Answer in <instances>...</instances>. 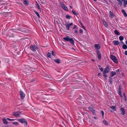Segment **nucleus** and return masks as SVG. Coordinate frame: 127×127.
I'll list each match as a JSON object with an SVG mask.
<instances>
[{"mask_svg":"<svg viewBox=\"0 0 127 127\" xmlns=\"http://www.w3.org/2000/svg\"><path fill=\"white\" fill-rule=\"evenodd\" d=\"M107 72H105V71H103V74L104 75H106V73Z\"/></svg>","mask_w":127,"mask_h":127,"instance_id":"44","label":"nucleus"},{"mask_svg":"<svg viewBox=\"0 0 127 127\" xmlns=\"http://www.w3.org/2000/svg\"><path fill=\"white\" fill-rule=\"evenodd\" d=\"M118 94L120 95V96L121 97H122L123 96L122 95L121 92V87L120 86H119L118 88Z\"/></svg>","mask_w":127,"mask_h":127,"instance_id":"10","label":"nucleus"},{"mask_svg":"<svg viewBox=\"0 0 127 127\" xmlns=\"http://www.w3.org/2000/svg\"><path fill=\"white\" fill-rule=\"evenodd\" d=\"M126 44L127 45V41H126L125 42Z\"/></svg>","mask_w":127,"mask_h":127,"instance_id":"56","label":"nucleus"},{"mask_svg":"<svg viewBox=\"0 0 127 127\" xmlns=\"http://www.w3.org/2000/svg\"><path fill=\"white\" fill-rule=\"evenodd\" d=\"M18 121L21 123H24L25 124L26 126L27 125V120L23 118H22L18 120Z\"/></svg>","mask_w":127,"mask_h":127,"instance_id":"7","label":"nucleus"},{"mask_svg":"<svg viewBox=\"0 0 127 127\" xmlns=\"http://www.w3.org/2000/svg\"><path fill=\"white\" fill-rule=\"evenodd\" d=\"M120 110L121 113L120 114L122 115H124L126 114V111L123 107H121L120 108Z\"/></svg>","mask_w":127,"mask_h":127,"instance_id":"9","label":"nucleus"},{"mask_svg":"<svg viewBox=\"0 0 127 127\" xmlns=\"http://www.w3.org/2000/svg\"><path fill=\"white\" fill-rule=\"evenodd\" d=\"M94 118L95 119H96V117H94Z\"/></svg>","mask_w":127,"mask_h":127,"instance_id":"58","label":"nucleus"},{"mask_svg":"<svg viewBox=\"0 0 127 127\" xmlns=\"http://www.w3.org/2000/svg\"><path fill=\"white\" fill-rule=\"evenodd\" d=\"M10 13V12H4L3 13V14L4 15H8V14H9Z\"/></svg>","mask_w":127,"mask_h":127,"instance_id":"35","label":"nucleus"},{"mask_svg":"<svg viewBox=\"0 0 127 127\" xmlns=\"http://www.w3.org/2000/svg\"><path fill=\"white\" fill-rule=\"evenodd\" d=\"M30 48L32 51L33 52H35L36 51V50H37V46L35 44H33L30 45Z\"/></svg>","mask_w":127,"mask_h":127,"instance_id":"2","label":"nucleus"},{"mask_svg":"<svg viewBox=\"0 0 127 127\" xmlns=\"http://www.w3.org/2000/svg\"><path fill=\"white\" fill-rule=\"evenodd\" d=\"M70 7L71 8H72V6H70Z\"/></svg>","mask_w":127,"mask_h":127,"instance_id":"59","label":"nucleus"},{"mask_svg":"<svg viewBox=\"0 0 127 127\" xmlns=\"http://www.w3.org/2000/svg\"><path fill=\"white\" fill-rule=\"evenodd\" d=\"M20 97L22 99H23L25 97V94L21 90H20Z\"/></svg>","mask_w":127,"mask_h":127,"instance_id":"6","label":"nucleus"},{"mask_svg":"<svg viewBox=\"0 0 127 127\" xmlns=\"http://www.w3.org/2000/svg\"><path fill=\"white\" fill-rule=\"evenodd\" d=\"M34 81V79H32V80H31V82H32L33 81Z\"/></svg>","mask_w":127,"mask_h":127,"instance_id":"55","label":"nucleus"},{"mask_svg":"<svg viewBox=\"0 0 127 127\" xmlns=\"http://www.w3.org/2000/svg\"><path fill=\"white\" fill-rule=\"evenodd\" d=\"M73 25V23L72 22L70 24L66 22L65 26L67 30H69V28L71 26H72Z\"/></svg>","mask_w":127,"mask_h":127,"instance_id":"5","label":"nucleus"},{"mask_svg":"<svg viewBox=\"0 0 127 127\" xmlns=\"http://www.w3.org/2000/svg\"><path fill=\"white\" fill-rule=\"evenodd\" d=\"M114 33L117 35H120V34H119V32L117 30H115L114 31Z\"/></svg>","mask_w":127,"mask_h":127,"instance_id":"25","label":"nucleus"},{"mask_svg":"<svg viewBox=\"0 0 127 127\" xmlns=\"http://www.w3.org/2000/svg\"><path fill=\"white\" fill-rule=\"evenodd\" d=\"M96 52L97 53L98 59L99 60H100L101 59V52L100 51L98 50H96Z\"/></svg>","mask_w":127,"mask_h":127,"instance_id":"8","label":"nucleus"},{"mask_svg":"<svg viewBox=\"0 0 127 127\" xmlns=\"http://www.w3.org/2000/svg\"><path fill=\"white\" fill-rule=\"evenodd\" d=\"M109 13L110 15L111 16V17H113V16H114L113 13L111 11H109Z\"/></svg>","mask_w":127,"mask_h":127,"instance_id":"30","label":"nucleus"},{"mask_svg":"<svg viewBox=\"0 0 127 127\" xmlns=\"http://www.w3.org/2000/svg\"><path fill=\"white\" fill-rule=\"evenodd\" d=\"M107 77H105V79H106Z\"/></svg>","mask_w":127,"mask_h":127,"instance_id":"64","label":"nucleus"},{"mask_svg":"<svg viewBox=\"0 0 127 127\" xmlns=\"http://www.w3.org/2000/svg\"><path fill=\"white\" fill-rule=\"evenodd\" d=\"M74 32L76 33H78V31L76 30H75L74 31Z\"/></svg>","mask_w":127,"mask_h":127,"instance_id":"43","label":"nucleus"},{"mask_svg":"<svg viewBox=\"0 0 127 127\" xmlns=\"http://www.w3.org/2000/svg\"><path fill=\"white\" fill-rule=\"evenodd\" d=\"M60 4L62 6V7L63 6V4H64V3H62V2H61Z\"/></svg>","mask_w":127,"mask_h":127,"instance_id":"51","label":"nucleus"},{"mask_svg":"<svg viewBox=\"0 0 127 127\" xmlns=\"http://www.w3.org/2000/svg\"><path fill=\"white\" fill-rule=\"evenodd\" d=\"M101 73H99L98 74V76H101Z\"/></svg>","mask_w":127,"mask_h":127,"instance_id":"50","label":"nucleus"},{"mask_svg":"<svg viewBox=\"0 0 127 127\" xmlns=\"http://www.w3.org/2000/svg\"><path fill=\"white\" fill-rule=\"evenodd\" d=\"M109 67L108 66H107L105 68V70L104 71L107 73H108L109 72Z\"/></svg>","mask_w":127,"mask_h":127,"instance_id":"17","label":"nucleus"},{"mask_svg":"<svg viewBox=\"0 0 127 127\" xmlns=\"http://www.w3.org/2000/svg\"><path fill=\"white\" fill-rule=\"evenodd\" d=\"M95 49H97V50H98L100 48L99 45L98 44H95Z\"/></svg>","mask_w":127,"mask_h":127,"instance_id":"15","label":"nucleus"},{"mask_svg":"<svg viewBox=\"0 0 127 127\" xmlns=\"http://www.w3.org/2000/svg\"><path fill=\"white\" fill-rule=\"evenodd\" d=\"M21 113L19 111L14 112L13 113V114L14 116L15 117H20L21 115Z\"/></svg>","mask_w":127,"mask_h":127,"instance_id":"4","label":"nucleus"},{"mask_svg":"<svg viewBox=\"0 0 127 127\" xmlns=\"http://www.w3.org/2000/svg\"><path fill=\"white\" fill-rule=\"evenodd\" d=\"M110 58L115 63L117 64L118 63V60L115 56L111 55H110Z\"/></svg>","mask_w":127,"mask_h":127,"instance_id":"3","label":"nucleus"},{"mask_svg":"<svg viewBox=\"0 0 127 127\" xmlns=\"http://www.w3.org/2000/svg\"><path fill=\"white\" fill-rule=\"evenodd\" d=\"M47 56L48 58H51V53L50 52L48 53V54H47Z\"/></svg>","mask_w":127,"mask_h":127,"instance_id":"29","label":"nucleus"},{"mask_svg":"<svg viewBox=\"0 0 127 127\" xmlns=\"http://www.w3.org/2000/svg\"><path fill=\"white\" fill-rule=\"evenodd\" d=\"M118 3V4H120L121 6V5L122 4V2L120 0H119Z\"/></svg>","mask_w":127,"mask_h":127,"instance_id":"36","label":"nucleus"},{"mask_svg":"<svg viewBox=\"0 0 127 127\" xmlns=\"http://www.w3.org/2000/svg\"><path fill=\"white\" fill-rule=\"evenodd\" d=\"M119 71H120V70L119 69H118L117 70H116V72L117 73L119 72Z\"/></svg>","mask_w":127,"mask_h":127,"instance_id":"49","label":"nucleus"},{"mask_svg":"<svg viewBox=\"0 0 127 127\" xmlns=\"http://www.w3.org/2000/svg\"><path fill=\"white\" fill-rule=\"evenodd\" d=\"M3 0H0V2H1L3 1Z\"/></svg>","mask_w":127,"mask_h":127,"instance_id":"57","label":"nucleus"},{"mask_svg":"<svg viewBox=\"0 0 127 127\" xmlns=\"http://www.w3.org/2000/svg\"><path fill=\"white\" fill-rule=\"evenodd\" d=\"M122 1H124L125 0H121Z\"/></svg>","mask_w":127,"mask_h":127,"instance_id":"62","label":"nucleus"},{"mask_svg":"<svg viewBox=\"0 0 127 127\" xmlns=\"http://www.w3.org/2000/svg\"><path fill=\"white\" fill-rule=\"evenodd\" d=\"M125 55H127V51H126L125 52Z\"/></svg>","mask_w":127,"mask_h":127,"instance_id":"48","label":"nucleus"},{"mask_svg":"<svg viewBox=\"0 0 127 127\" xmlns=\"http://www.w3.org/2000/svg\"><path fill=\"white\" fill-rule=\"evenodd\" d=\"M124 39V38L122 36H121L119 37V39L121 41L123 40Z\"/></svg>","mask_w":127,"mask_h":127,"instance_id":"34","label":"nucleus"},{"mask_svg":"<svg viewBox=\"0 0 127 127\" xmlns=\"http://www.w3.org/2000/svg\"><path fill=\"white\" fill-rule=\"evenodd\" d=\"M121 12L123 14L125 17H127V13L123 9L122 10Z\"/></svg>","mask_w":127,"mask_h":127,"instance_id":"16","label":"nucleus"},{"mask_svg":"<svg viewBox=\"0 0 127 127\" xmlns=\"http://www.w3.org/2000/svg\"><path fill=\"white\" fill-rule=\"evenodd\" d=\"M88 108L89 110L93 114L95 115V111L94 109L90 107H89Z\"/></svg>","mask_w":127,"mask_h":127,"instance_id":"11","label":"nucleus"},{"mask_svg":"<svg viewBox=\"0 0 127 127\" xmlns=\"http://www.w3.org/2000/svg\"><path fill=\"white\" fill-rule=\"evenodd\" d=\"M34 13L37 15L38 18H40V16L37 12L36 11L34 10Z\"/></svg>","mask_w":127,"mask_h":127,"instance_id":"23","label":"nucleus"},{"mask_svg":"<svg viewBox=\"0 0 127 127\" xmlns=\"http://www.w3.org/2000/svg\"><path fill=\"white\" fill-rule=\"evenodd\" d=\"M104 76L105 77H107V74L104 75Z\"/></svg>","mask_w":127,"mask_h":127,"instance_id":"54","label":"nucleus"},{"mask_svg":"<svg viewBox=\"0 0 127 127\" xmlns=\"http://www.w3.org/2000/svg\"><path fill=\"white\" fill-rule=\"evenodd\" d=\"M111 76L112 77H113L114 75H116V73L115 72L112 71L111 72Z\"/></svg>","mask_w":127,"mask_h":127,"instance_id":"18","label":"nucleus"},{"mask_svg":"<svg viewBox=\"0 0 127 127\" xmlns=\"http://www.w3.org/2000/svg\"><path fill=\"white\" fill-rule=\"evenodd\" d=\"M113 44L114 45H118L120 44V42L118 41L115 40H114L113 41Z\"/></svg>","mask_w":127,"mask_h":127,"instance_id":"12","label":"nucleus"},{"mask_svg":"<svg viewBox=\"0 0 127 127\" xmlns=\"http://www.w3.org/2000/svg\"><path fill=\"white\" fill-rule=\"evenodd\" d=\"M98 66L100 68V67H101V66L100 65H99Z\"/></svg>","mask_w":127,"mask_h":127,"instance_id":"61","label":"nucleus"},{"mask_svg":"<svg viewBox=\"0 0 127 127\" xmlns=\"http://www.w3.org/2000/svg\"><path fill=\"white\" fill-rule=\"evenodd\" d=\"M103 123L106 125H108V122L105 120H103Z\"/></svg>","mask_w":127,"mask_h":127,"instance_id":"21","label":"nucleus"},{"mask_svg":"<svg viewBox=\"0 0 127 127\" xmlns=\"http://www.w3.org/2000/svg\"><path fill=\"white\" fill-rule=\"evenodd\" d=\"M101 114L102 115V116L103 117L104 116V112L102 110L101 111Z\"/></svg>","mask_w":127,"mask_h":127,"instance_id":"40","label":"nucleus"},{"mask_svg":"<svg viewBox=\"0 0 127 127\" xmlns=\"http://www.w3.org/2000/svg\"><path fill=\"white\" fill-rule=\"evenodd\" d=\"M123 95H124V97L125 96H126V95H125V93H123Z\"/></svg>","mask_w":127,"mask_h":127,"instance_id":"53","label":"nucleus"},{"mask_svg":"<svg viewBox=\"0 0 127 127\" xmlns=\"http://www.w3.org/2000/svg\"><path fill=\"white\" fill-rule=\"evenodd\" d=\"M114 7L116 9H117V7L116 5H115L114 6Z\"/></svg>","mask_w":127,"mask_h":127,"instance_id":"52","label":"nucleus"},{"mask_svg":"<svg viewBox=\"0 0 127 127\" xmlns=\"http://www.w3.org/2000/svg\"><path fill=\"white\" fill-rule=\"evenodd\" d=\"M113 79L111 76L109 77V81L111 84H112V83Z\"/></svg>","mask_w":127,"mask_h":127,"instance_id":"28","label":"nucleus"},{"mask_svg":"<svg viewBox=\"0 0 127 127\" xmlns=\"http://www.w3.org/2000/svg\"><path fill=\"white\" fill-rule=\"evenodd\" d=\"M110 108L112 109V110H113L114 111H115L116 110V106H110Z\"/></svg>","mask_w":127,"mask_h":127,"instance_id":"19","label":"nucleus"},{"mask_svg":"<svg viewBox=\"0 0 127 127\" xmlns=\"http://www.w3.org/2000/svg\"><path fill=\"white\" fill-rule=\"evenodd\" d=\"M23 1L25 3V4L26 5H28L29 4V2L27 0H23Z\"/></svg>","mask_w":127,"mask_h":127,"instance_id":"27","label":"nucleus"},{"mask_svg":"<svg viewBox=\"0 0 127 127\" xmlns=\"http://www.w3.org/2000/svg\"><path fill=\"white\" fill-rule=\"evenodd\" d=\"M52 54L54 56H55V55L54 53V52L53 51H52Z\"/></svg>","mask_w":127,"mask_h":127,"instance_id":"38","label":"nucleus"},{"mask_svg":"<svg viewBox=\"0 0 127 127\" xmlns=\"http://www.w3.org/2000/svg\"><path fill=\"white\" fill-rule=\"evenodd\" d=\"M25 31H26L25 30H24V31H22V32H25Z\"/></svg>","mask_w":127,"mask_h":127,"instance_id":"60","label":"nucleus"},{"mask_svg":"<svg viewBox=\"0 0 127 127\" xmlns=\"http://www.w3.org/2000/svg\"><path fill=\"white\" fill-rule=\"evenodd\" d=\"M124 98L125 100V101H127V98H126V96H125L124 97Z\"/></svg>","mask_w":127,"mask_h":127,"instance_id":"46","label":"nucleus"},{"mask_svg":"<svg viewBox=\"0 0 127 127\" xmlns=\"http://www.w3.org/2000/svg\"><path fill=\"white\" fill-rule=\"evenodd\" d=\"M72 12L76 16H77L78 15V14L73 9L72 10Z\"/></svg>","mask_w":127,"mask_h":127,"instance_id":"24","label":"nucleus"},{"mask_svg":"<svg viewBox=\"0 0 127 127\" xmlns=\"http://www.w3.org/2000/svg\"><path fill=\"white\" fill-rule=\"evenodd\" d=\"M12 124L14 125H19L18 123L16 122H14L12 123Z\"/></svg>","mask_w":127,"mask_h":127,"instance_id":"37","label":"nucleus"},{"mask_svg":"<svg viewBox=\"0 0 127 127\" xmlns=\"http://www.w3.org/2000/svg\"><path fill=\"white\" fill-rule=\"evenodd\" d=\"M79 23H80V24L81 25V26H82L83 27V28H85V27H84V26H83V24L81 22H79Z\"/></svg>","mask_w":127,"mask_h":127,"instance_id":"42","label":"nucleus"},{"mask_svg":"<svg viewBox=\"0 0 127 127\" xmlns=\"http://www.w3.org/2000/svg\"><path fill=\"white\" fill-rule=\"evenodd\" d=\"M35 5L38 7V9L39 10L40 12H41L42 11L41 9V8H40V6L38 3L37 1H36L35 2Z\"/></svg>","mask_w":127,"mask_h":127,"instance_id":"13","label":"nucleus"},{"mask_svg":"<svg viewBox=\"0 0 127 127\" xmlns=\"http://www.w3.org/2000/svg\"><path fill=\"white\" fill-rule=\"evenodd\" d=\"M3 123L6 125L8 124L5 118L3 119Z\"/></svg>","mask_w":127,"mask_h":127,"instance_id":"22","label":"nucleus"},{"mask_svg":"<svg viewBox=\"0 0 127 127\" xmlns=\"http://www.w3.org/2000/svg\"><path fill=\"white\" fill-rule=\"evenodd\" d=\"M66 18L68 19H70L71 18V17L69 16L68 15H66Z\"/></svg>","mask_w":127,"mask_h":127,"instance_id":"31","label":"nucleus"},{"mask_svg":"<svg viewBox=\"0 0 127 127\" xmlns=\"http://www.w3.org/2000/svg\"><path fill=\"white\" fill-rule=\"evenodd\" d=\"M7 119L8 120H9V121H13L14 120V119H9V118H7Z\"/></svg>","mask_w":127,"mask_h":127,"instance_id":"45","label":"nucleus"},{"mask_svg":"<svg viewBox=\"0 0 127 127\" xmlns=\"http://www.w3.org/2000/svg\"><path fill=\"white\" fill-rule=\"evenodd\" d=\"M103 25L105 26L106 27H107L108 26V25L104 21H103Z\"/></svg>","mask_w":127,"mask_h":127,"instance_id":"32","label":"nucleus"},{"mask_svg":"<svg viewBox=\"0 0 127 127\" xmlns=\"http://www.w3.org/2000/svg\"><path fill=\"white\" fill-rule=\"evenodd\" d=\"M99 69L102 72L103 71V68L102 67H101V68H99Z\"/></svg>","mask_w":127,"mask_h":127,"instance_id":"47","label":"nucleus"},{"mask_svg":"<svg viewBox=\"0 0 127 127\" xmlns=\"http://www.w3.org/2000/svg\"><path fill=\"white\" fill-rule=\"evenodd\" d=\"M122 44H124V43L122 42H121Z\"/></svg>","mask_w":127,"mask_h":127,"instance_id":"63","label":"nucleus"},{"mask_svg":"<svg viewBox=\"0 0 127 127\" xmlns=\"http://www.w3.org/2000/svg\"><path fill=\"white\" fill-rule=\"evenodd\" d=\"M63 39L65 41H69L72 45H74V41L72 38H70L68 37H63Z\"/></svg>","mask_w":127,"mask_h":127,"instance_id":"1","label":"nucleus"},{"mask_svg":"<svg viewBox=\"0 0 127 127\" xmlns=\"http://www.w3.org/2000/svg\"><path fill=\"white\" fill-rule=\"evenodd\" d=\"M63 6H62V7L63 9L67 11L68 10V8L67 6L65 5L64 4H63Z\"/></svg>","mask_w":127,"mask_h":127,"instance_id":"14","label":"nucleus"},{"mask_svg":"<svg viewBox=\"0 0 127 127\" xmlns=\"http://www.w3.org/2000/svg\"><path fill=\"white\" fill-rule=\"evenodd\" d=\"M77 27V26H76V25H75L74 26L72 29H76V28Z\"/></svg>","mask_w":127,"mask_h":127,"instance_id":"41","label":"nucleus"},{"mask_svg":"<svg viewBox=\"0 0 127 127\" xmlns=\"http://www.w3.org/2000/svg\"><path fill=\"white\" fill-rule=\"evenodd\" d=\"M124 5V6H126V5H127V0H125L123 2Z\"/></svg>","mask_w":127,"mask_h":127,"instance_id":"33","label":"nucleus"},{"mask_svg":"<svg viewBox=\"0 0 127 127\" xmlns=\"http://www.w3.org/2000/svg\"><path fill=\"white\" fill-rule=\"evenodd\" d=\"M79 32L81 34L83 33V30L81 29H80L79 30Z\"/></svg>","mask_w":127,"mask_h":127,"instance_id":"39","label":"nucleus"},{"mask_svg":"<svg viewBox=\"0 0 127 127\" xmlns=\"http://www.w3.org/2000/svg\"><path fill=\"white\" fill-rule=\"evenodd\" d=\"M122 48L124 49H126L127 48V46L126 44H124L123 45Z\"/></svg>","mask_w":127,"mask_h":127,"instance_id":"26","label":"nucleus"},{"mask_svg":"<svg viewBox=\"0 0 127 127\" xmlns=\"http://www.w3.org/2000/svg\"><path fill=\"white\" fill-rule=\"evenodd\" d=\"M54 61L55 62L58 64H59L61 63L60 60L59 59H54Z\"/></svg>","mask_w":127,"mask_h":127,"instance_id":"20","label":"nucleus"}]
</instances>
